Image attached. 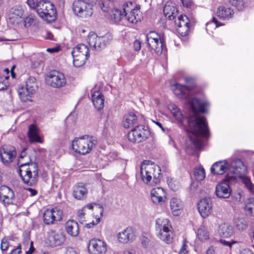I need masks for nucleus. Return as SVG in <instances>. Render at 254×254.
I'll list each match as a JSON object with an SVG mask.
<instances>
[{
    "instance_id": "09e8293b",
    "label": "nucleus",
    "mask_w": 254,
    "mask_h": 254,
    "mask_svg": "<svg viewBox=\"0 0 254 254\" xmlns=\"http://www.w3.org/2000/svg\"><path fill=\"white\" fill-rule=\"evenodd\" d=\"M122 17L125 21V25L129 24H136L138 21H140V17Z\"/></svg>"
},
{
    "instance_id": "69168bd1",
    "label": "nucleus",
    "mask_w": 254,
    "mask_h": 254,
    "mask_svg": "<svg viewBox=\"0 0 254 254\" xmlns=\"http://www.w3.org/2000/svg\"><path fill=\"white\" fill-rule=\"evenodd\" d=\"M21 251V247L20 245H19L15 249H13L10 253V254H19Z\"/></svg>"
},
{
    "instance_id": "e433bc0d",
    "label": "nucleus",
    "mask_w": 254,
    "mask_h": 254,
    "mask_svg": "<svg viewBox=\"0 0 254 254\" xmlns=\"http://www.w3.org/2000/svg\"><path fill=\"white\" fill-rule=\"evenodd\" d=\"M170 221L168 219L160 218L156 220V230L158 232L170 229Z\"/></svg>"
},
{
    "instance_id": "9d476101",
    "label": "nucleus",
    "mask_w": 254,
    "mask_h": 254,
    "mask_svg": "<svg viewBox=\"0 0 254 254\" xmlns=\"http://www.w3.org/2000/svg\"><path fill=\"white\" fill-rule=\"evenodd\" d=\"M148 131L143 126H137L128 133V140L132 142H140L147 138Z\"/></svg>"
},
{
    "instance_id": "bb28decb",
    "label": "nucleus",
    "mask_w": 254,
    "mask_h": 254,
    "mask_svg": "<svg viewBox=\"0 0 254 254\" xmlns=\"http://www.w3.org/2000/svg\"><path fill=\"white\" fill-rule=\"evenodd\" d=\"M92 101L95 108L100 110L104 107V98L99 91H94L92 94Z\"/></svg>"
},
{
    "instance_id": "6ab92c4d",
    "label": "nucleus",
    "mask_w": 254,
    "mask_h": 254,
    "mask_svg": "<svg viewBox=\"0 0 254 254\" xmlns=\"http://www.w3.org/2000/svg\"><path fill=\"white\" fill-rule=\"evenodd\" d=\"M106 244L101 240H92L90 241L88 250L92 254H99L106 251Z\"/></svg>"
},
{
    "instance_id": "5fc2aeb1",
    "label": "nucleus",
    "mask_w": 254,
    "mask_h": 254,
    "mask_svg": "<svg viewBox=\"0 0 254 254\" xmlns=\"http://www.w3.org/2000/svg\"><path fill=\"white\" fill-rule=\"evenodd\" d=\"M27 2L30 7L37 9L39 4L38 0H27Z\"/></svg>"
},
{
    "instance_id": "5701e85b",
    "label": "nucleus",
    "mask_w": 254,
    "mask_h": 254,
    "mask_svg": "<svg viewBox=\"0 0 254 254\" xmlns=\"http://www.w3.org/2000/svg\"><path fill=\"white\" fill-rule=\"evenodd\" d=\"M135 235L133 230L131 227H127L118 234L120 242L127 243L134 239Z\"/></svg>"
},
{
    "instance_id": "7ed1b4c3",
    "label": "nucleus",
    "mask_w": 254,
    "mask_h": 254,
    "mask_svg": "<svg viewBox=\"0 0 254 254\" xmlns=\"http://www.w3.org/2000/svg\"><path fill=\"white\" fill-rule=\"evenodd\" d=\"M229 172L233 174L232 177H235V183L238 179L243 183L248 190L252 191L254 184L248 176L245 175L247 171V167L243 162L239 159H236L232 162L230 168Z\"/></svg>"
},
{
    "instance_id": "37998d69",
    "label": "nucleus",
    "mask_w": 254,
    "mask_h": 254,
    "mask_svg": "<svg viewBox=\"0 0 254 254\" xmlns=\"http://www.w3.org/2000/svg\"><path fill=\"white\" fill-rule=\"evenodd\" d=\"M26 86L30 88L31 92H35L38 88L36 78L32 76L29 77L26 81Z\"/></svg>"
},
{
    "instance_id": "c756f323",
    "label": "nucleus",
    "mask_w": 254,
    "mask_h": 254,
    "mask_svg": "<svg viewBox=\"0 0 254 254\" xmlns=\"http://www.w3.org/2000/svg\"><path fill=\"white\" fill-rule=\"evenodd\" d=\"M66 232L72 237H76L79 234V227L77 222L73 220L67 221L65 224Z\"/></svg>"
},
{
    "instance_id": "603ef678",
    "label": "nucleus",
    "mask_w": 254,
    "mask_h": 254,
    "mask_svg": "<svg viewBox=\"0 0 254 254\" xmlns=\"http://www.w3.org/2000/svg\"><path fill=\"white\" fill-rule=\"evenodd\" d=\"M183 6L189 9H192L194 7L191 0H181Z\"/></svg>"
},
{
    "instance_id": "a211bd4d",
    "label": "nucleus",
    "mask_w": 254,
    "mask_h": 254,
    "mask_svg": "<svg viewBox=\"0 0 254 254\" xmlns=\"http://www.w3.org/2000/svg\"><path fill=\"white\" fill-rule=\"evenodd\" d=\"M231 163H229L226 160L218 161L212 165L211 172L215 175H223L228 170V172L227 175L229 174L230 175H233V174L230 173L229 170Z\"/></svg>"
},
{
    "instance_id": "680f3d73",
    "label": "nucleus",
    "mask_w": 254,
    "mask_h": 254,
    "mask_svg": "<svg viewBox=\"0 0 254 254\" xmlns=\"http://www.w3.org/2000/svg\"><path fill=\"white\" fill-rule=\"evenodd\" d=\"M220 242L224 246H228L231 248L233 244L237 243L236 241H227L225 240H221Z\"/></svg>"
},
{
    "instance_id": "0e129e2a",
    "label": "nucleus",
    "mask_w": 254,
    "mask_h": 254,
    "mask_svg": "<svg viewBox=\"0 0 254 254\" xmlns=\"http://www.w3.org/2000/svg\"><path fill=\"white\" fill-rule=\"evenodd\" d=\"M134 49L136 51H139L141 48V43L138 40H135L133 43Z\"/></svg>"
},
{
    "instance_id": "c9c22d12",
    "label": "nucleus",
    "mask_w": 254,
    "mask_h": 254,
    "mask_svg": "<svg viewBox=\"0 0 254 254\" xmlns=\"http://www.w3.org/2000/svg\"><path fill=\"white\" fill-rule=\"evenodd\" d=\"M218 19L215 17H213L212 21L208 22L206 24V29L208 30L209 28L214 27V28H216L217 27L224 25V23L221 22V21H225L229 20V17H218Z\"/></svg>"
},
{
    "instance_id": "393cba45",
    "label": "nucleus",
    "mask_w": 254,
    "mask_h": 254,
    "mask_svg": "<svg viewBox=\"0 0 254 254\" xmlns=\"http://www.w3.org/2000/svg\"><path fill=\"white\" fill-rule=\"evenodd\" d=\"M87 193V189L82 183H78L73 187V195L76 199H83L86 197Z\"/></svg>"
},
{
    "instance_id": "a18cd8bd",
    "label": "nucleus",
    "mask_w": 254,
    "mask_h": 254,
    "mask_svg": "<svg viewBox=\"0 0 254 254\" xmlns=\"http://www.w3.org/2000/svg\"><path fill=\"white\" fill-rule=\"evenodd\" d=\"M167 183L170 188L174 191L178 190L180 187L179 182L174 178H168Z\"/></svg>"
},
{
    "instance_id": "72a5a7b5",
    "label": "nucleus",
    "mask_w": 254,
    "mask_h": 254,
    "mask_svg": "<svg viewBox=\"0 0 254 254\" xmlns=\"http://www.w3.org/2000/svg\"><path fill=\"white\" fill-rule=\"evenodd\" d=\"M168 109L178 123H183L184 116L180 109H179L176 105L173 104L169 105L168 106Z\"/></svg>"
},
{
    "instance_id": "20e7f679",
    "label": "nucleus",
    "mask_w": 254,
    "mask_h": 254,
    "mask_svg": "<svg viewBox=\"0 0 254 254\" xmlns=\"http://www.w3.org/2000/svg\"><path fill=\"white\" fill-rule=\"evenodd\" d=\"M24 149L21 152L18 164H19V175L23 182L26 184L32 183L38 176V167L35 162L22 163L20 159L26 156L25 150Z\"/></svg>"
},
{
    "instance_id": "dca6fc26",
    "label": "nucleus",
    "mask_w": 254,
    "mask_h": 254,
    "mask_svg": "<svg viewBox=\"0 0 254 254\" xmlns=\"http://www.w3.org/2000/svg\"><path fill=\"white\" fill-rule=\"evenodd\" d=\"M120 13V16H139L142 12L139 4L128 1L123 5V13Z\"/></svg>"
},
{
    "instance_id": "ddd939ff",
    "label": "nucleus",
    "mask_w": 254,
    "mask_h": 254,
    "mask_svg": "<svg viewBox=\"0 0 254 254\" xmlns=\"http://www.w3.org/2000/svg\"><path fill=\"white\" fill-rule=\"evenodd\" d=\"M72 9L75 15L81 14L84 16H91L93 14L90 4H87L82 0H75L73 2Z\"/></svg>"
},
{
    "instance_id": "864d4df0",
    "label": "nucleus",
    "mask_w": 254,
    "mask_h": 254,
    "mask_svg": "<svg viewBox=\"0 0 254 254\" xmlns=\"http://www.w3.org/2000/svg\"><path fill=\"white\" fill-rule=\"evenodd\" d=\"M9 246L8 241L7 239L4 238L1 240L0 249L2 251H6Z\"/></svg>"
},
{
    "instance_id": "79ce46f5",
    "label": "nucleus",
    "mask_w": 254,
    "mask_h": 254,
    "mask_svg": "<svg viewBox=\"0 0 254 254\" xmlns=\"http://www.w3.org/2000/svg\"><path fill=\"white\" fill-rule=\"evenodd\" d=\"M193 175L197 181H202L205 177V172L204 168L201 166L196 167L193 171Z\"/></svg>"
},
{
    "instance_id": "052dcab7",
    "label": "nucleus",
    "mask_w": 254,
    "mask_h": 254,
    "mask_svg": "<svg viewBox=\"0 0 254 254\" xmlns=\"http://www.w3.org/2000/svg\"><path fill=\"white\" fill-rule=\"evenodd\" d=\"M187 245L185 241L183 242V245L180 250L179 254H188V251L187 250Z\"/></svg>"
},
{
    "instance_id": "de8ad7c7",
    "label": "nucleus",
    "mask_w": 254,
    "mask_h": 254,
    "mask_svg": "<svg viewBox=\"0 0 254 254\" xmlns=\"http://www.w3.org/2000/svg\"><path fill=\"white\" fill-rule=\"evenodd\" d=\"M230 4L234 6L238 10H242L245 7L243 0H230Z\"/></svg>"
},
{
    "instance_id": "8fccbe9b",
    "label": "nucleus",
    "mask_w": 254,
    "mask_h": 254,
    "mask_svg": "<svg viewBox=\"0 0 254 254\" xmlns=\"http://www.w3.org/2000/svg\"><path fill=\"white\" fill-rule=\"evenodd\" d=\"M8 76H2L0 77V91L5 90L7 86Z\"/></svg>"
},
{
    "instance_id": "774afa93",
    "label": "nucleus",
    "mask_w": 254,
    "mask_h": 254,
    "mask_svg": "<svg viewBox=\"0 0 254 254\" xmlns=\"http://www.w3.org/2000/svg\"><path fill=\"white\" fill-rule=\"evenodd\" d=\"M60 50V48H58V47H55V48H48L46 50L47 52H48L49 53H51L58 52Z\"/></svg>"
},
{
    "instance_id": "412c9836",
    "label": "nucleus",
    "mask_w": 254,
    "mask_h": 254,
    "mask_svg": "<svg viewBox=\"0 0 254 254\" xmlns=\"http://www.w3.org/2000/svg\"><path fill=\"white\" fill-rule=\"evenodd\" d=\"M14 197V192L9 187L5 186L0 187V200L3 204L11 203Z\"/></svg>"
},
{
    "instance_id": "13d9d810",
    "label": "nucleus",
    "mask_w": 254,
    "mask_h": 254,
    "mask_svg": "<svg viewBox=\"0 0 254 254\" xmlns=\"http://www.w3.org/2000/svg\"><path fill=\"white\" fill-rule=\"evenodd\" d=\"M42 20L47 23H51L54 22L56 19L57 17H41Z\"/></svg>"
},
{
    "instance_id": "9b49d317",
    "label": "nucleus",
    "mask_w": 254,
    "mask_h": 254,
    "mask_svg": "<svg viewBox=\"0 0 254 254\" xmlns=\"http://www.w3.org/2000/svg\"><path fill=\"white\" fill-rule=\"evenodd\" d=\"M36 11L39 16H56L57 10L54 5L49 0L39 1Z\"/></svg>"
},
{
    "instance_id": "4be33fe9",
    "label": "nucleus",
    "mask_w": 254,
    "mask_h": 254,
    "mask_svg": "<svg viewBox=\"0 0 254 254\" xmlns=\"http://www.w3.org/2000/svg\"><path fill=\"white\" fill-rule=\"evenodd\" d=\"M166 193L164 189L160 187L153 189L150 192V197L154 204H160L165 201Z\"/></svg>"
},
{
    "instance_id": "4d7b16f0",
    "label": "nucleus",
    "mask_w": 254,
    "mask_h": 254,
    "mask_svg": "<svg viewBox=\"0 0 254 254\" xmlns=\"http://www.w3.org/2000/svg\"><path fill=\"white\" fill-rule=\"evenodd\" d=\"M142 245L146 248H148L149 246L151 245V241L150 239L148 238L143 237L142 239Z\"/></svg>"
},
{
    "instance_id": "f3484780",
    "label": "nucleus",
    "mask_w": 254,
    "mask_h": 254,
    "mask_svg": "<svg viewBox=\"0 0 254 254\" xmlns=\"http://www.w3.org/2000/svg\"><path fill=\"white\" fill-rule=\"evenodd\" d=\"M16 155V150L13 146H4L0 149V156L4 164L11 163Z\"/></svg>"
},
{
    "instance_id": "f03ea898",
    "label": "nucleus",
    "mask_w": 254,
    "mask_h": 254,
    "mask_svg": "<svg viewBox=\"0 0 254 254\" xmlns=\"http://www.w3.org/2000/svg\"><path fill=\"white\" fill-rule=\"evenodd\" d=\"M140 173L141 180L147 185L153 186L160 182L161 169L151 161H144L141 163Z\"/></svg>"
},
{
    "instance_id": "f704fd0d",
    "label": "nucleus",
    "mask_w": 254,
    "mask_h": 254,
    "mask_svg": "<svg viewBox=\"0 0 254 254\" xmlns=\"http://www.w3.org/2000/svg\"><path fill=\"white\" fill-rule=\"evenodd\" d=\"M18 94L22 102H25L28 101L35 92H31L29 88L27 86L25 87H22L19 88L18 91Z\"/></svg>"
},
{
    "instance_id": "ea45409f",
    "label": "nucleus",
    "mask_w": 254,
    "mask_h": 254,
    "mask_svg": "<svg viewBox=\"0 0 254 254\" xmlns=\"http://www.w3.org/2000/svg\"><path fill=\"white\" fill-rule=\"evenodd\" d=\"M216 14L217 16H232L234 12L228 5H221L218 7Z\"/></svg>"
},
{
    "instance_id": "7c9ffc66",
    "label": "nucleus",
    "mask_w": 254,
    "mask_h": 254,
    "mask_svg": "<svg viewBox=\"0 0 254 254\" xmlns=\"http://www.w3.org/2000/svg\"><path fill=\"white\" fill-rule=\"evenodd\" d=\"M28 134L30 142H43V140L40 137L39 130L35 126L32 125L29 126Z\"/></svg>"
},
{
    "instance_id": "a19ab883",
    "label": "nucleus",
    "mask_w": 254,
    "mask_h": 254,
    "mask_svg": "<svg viewBox=\"0 0 254 254\" xmlns=\"http://www.w3.org/2000/svg\"><path fill=\"white\" fill-rule=\"evenodd\" d=\"M177 12L178 10L174 3L168 2L165 4L163 9L165 16H174Z\"/></svg>"
},
{
    "instance_id": "423d86ee",
    "label": "nucleus",
    "mask_w": 254,
    "mask_h": 254,
    "mask_svg": "<svg viewBox=\"0 0 254 254\" xmlns=\"http://www.w3.org/2000/svg\"><path fill=\"white\" fill-rule=\"evenodd\" d=\"M73 64L78 67L84 64L89 57V51L87 46L80 44L74 47L71 51Z\"/></svg>"
},
{
    "instance_id": "c03bdc74",
    "label": "nucleus",
    "mask_w": 254,
    "mask_h": 254,
    "mask_svg": "<svg viewBox=\"0 0 254 254\" xmlns=\"http://www.w3.org/2000/svg\"><path fill=\"white\" fill-rule=\"evenodd\" d=\"M245 211L251 215H254V198H250L245 207Z\"/></svg>"
},
{
    "instance_id": "6e6552de",
    "label": "nucleus",
    "mask_w": 254,
    "mask_h": 254,
    "mask_svg": "<svg viewBox=\"0 0 254 254\" xmlns=\"http://www.w3.org/2000/svg\"><path fill=\"white\" fill-rule=\"evenodd\" d=\"M235 180V177H232L229 174L227 175L225 179L216 186V195L219 198H229L231 193L230 185L234 184Z\"/></svg>"
},
{
    "instance_id": "3c124183",
    "label": "nucleus",
    "mask_w": 254,
    "mask_h": 254,
    "mask_svg": "<svg viewBox=\"0 0 254 254\" xmlns=\"http://www.w3.org/2000/svg\"><path fill=\"white\" fill-rule=\"evenodd\" d=\"M84 215L85 212L84 208H83L81 209H79L77 212V215L78 216V219L79 221L82 224L84 221H85V218L84 217Z\"/></svg>"
},
{
    "instance_id": "338daca9",
    "label": "nucleus",
    "mask_w": 254,
    "mask_h": 254,
    "mask_svg": "<svg viewBox=\"0 0 254 254\" xmlns=\"http://www.w3.org/2000/svg\"><path fill=\"white\" fill-rule=\"evenodd\" d=\"M240 254H254V253L249 249H245L241 251Z\"/></svg>"
},
{
    "instance_id": "58836bf2",
    "label": "nucleus",
    "mask_w": 254,
    "mask_h": 254,
    "mask_svg": "<svg viewBox=\"0 0 254 254\" xmlns=\"http://www.w3.org/2000/svg\"><path fill=\"white\" fill-rule=\"evenodd\" d=\"M234 225L236 229L240 232L246 230L248 226L247 219L243 217L236 218Z\"/></svg>"
},
{
    "instance_id": "473e14b6",
    "label": "nucleus",
    "mask_w": 254,
    "mask_h": 254,
    "mask_svg": "<svg viewBox=\"0 0 254 254\" xmlns=\"http://www.w3.org/2000/svg\"><path fill=\"white\" fill-rule=\"evenodd\" d=\"M157 237L164 243L170 244L173 242V233L170 229L157 232Z\"/></svg>"
},
{
    "instance_id": "c85d7f7f",
    "label": "nucleus",
    "mask_w": 254,
    "mask_h": 254,
    "mask_svg": "<svg viewBox=\"0 0 254 254\" xmlns=\"http://www.w3.org/2000/svg\"><path fill=\"white\" fill-rule=\"evenodd\" d=\"M218 233L219 236L222 237L229 238L233 235L234 230L231 225L224 223L219 225Z\"/></svg>"
},
{
    "instance_id": "4c0bfd02",
    "label": "nucleus",
    "mask_w": 254,
    "mask_h": 254,
    "mask_svg": "<svg viewBox=\"0 0 254 254\" xmlns=\"http://www.w3.org/2000/svg\"><path fill=\"white\" fill-rule=\"evenodd\" d=\"M197 239L201 242H205L209 239V233L204 226H200L196 232Z\"/></svg>"
},
{
    "instance_id": "a878e982",
    "label": "nucleus",
    "mask_w": 254,
    "mask_h": 254,
    "mask_svg": "<svg viewBox=\"0 0 254 254\" xmlns=\"http://www.w3.org/2000/svg\"><path fill=\"white\" fill-rule=\"evenodd\" d=\"M211 205L207 199H202L198 203V210L201 216L205 218L210 213Z\"/></svg>"
},
{
    "instance_id": "4468645a",
    "label": "nucleus",
    "mask_w": 254,
    "mask_h": 254,
    "mask_svg": "<svg viewBox=\"0 0 254 254\" xmlns=\"http://www.w3.org/2000/svg\"><path fill=\"white\" fill-rule=\"evenodd\" d=\"M51 86L54 88H61L65 86L66 80L64 74L58 71H52L49 76Z\"/></svg>"
},
{
    "instance_id": "1a4fd4ad",
    "label": "nucleus",
    "mask_w": 254,
    "mask_h": 254,
    "mask_svg": "<svg viewBox=\"0 0 254 254\" xmlns=\"http://www.w3.org/2000/svg\"><path fill=\"white\" fill-rule=\"evenodd\" d=\"M149 47L157 55H160L163 49V44L160 36L156 32L150 31L146 36Z\"/></svg>"
},
{
    "instance_id": "b1692460",
    "label": "nucleus",
    "mask_w": 254,
    "mask_h": 254,
    "mask_svg": "<svg viewBox=\"0 0 254 254\" xmlns=\"http://www.w3.org/2000/svg\"><path fill=\"white\" fill-rule=\"evenodd\" d=\"M171 88L174 93L180 98H187L190 90L189 86H184L179 83L172 85Z\"/></svg>"
},
{
    "instance_id": "e2e57ef3",
    "label": "nucleus",
    "mask_w": 254,
    "mask_h": 254,
    "mask_svg": "<svg viewBox=\"0 0 254 254\" xmlns=\"http://www.w3.org/2000/svg\"><path fill=\"white\" fill-rule=\"evenodd\" d=\"M185 82L188 85L186 86H189L190 89L192 88L193 86V80L191 77H187L185 78Z\"/></svg>"
},
{
    "instance_id": "0eeeda50",
    "label": "nucleus",
    "mask_w": 254,
    "mask_h": 254,
    "mask_svg": "<svg viewBox=\"0 0 254 254\" xmlns=\"http://www.w3.org/2000/svg\"><path fill=\"white\" fill-rule=\"evenodd\" d=\"M87 40L91 47L99 51L111 42L112 36L110 33H107L103 36H98L95 32H91L88 34Z\"/></svg>"
},
{
    "instance_id": "2eb2a0df",
    "label": "nucleus",
    "mask_w": 254,
    "mask_h": 254,
    "mask_svg": "<svg viewBox=\"0 0 254 254\" xmlns=\"http://www.w3.org/2000/svg\"><path fill=\"white\" fill-rule=\"evenodd\" d=\"M178 32L182 36H186L190 29V20L189 17H174Z\"/></svg>"
},
{
    "instance_id": "2f4dec72",
    "label": "nucleus",
    "mask_w": 254,
    "mask_h": 254,
    "mask_svg": "<svg viewBox=\"0 0 254 254\" xmlns=\"http://www.w3.org/2000/svg\"><path fill=\"white\" fill-rule=\"evenodd\" d=\"M137 124V118L136 115L133 113L125 115L123 120V125L125 128H129Z\"/></svg>"
},
{
    "instance_id": "cd10ccee",
    "label": "nucleus",
    "mask_w": 254,
    "mask_h": 254,
    "mask_svg": "<svg viewBox=\"0 0 254 254\" xmlns=\"http://www.w3.org/2000/svg\"><path fill=\"white\" fill-rule=\"evenodd\" d=\"M170 206L173 215L178 216L181 213L183 204L179 198L177 197L172 198L170 200Z\"/></svg>"
},
{
    "instance_id": "6e6d98bb",
    "label": "nucleus",
    "mask_w": 254,
    "mask_h": 254,
    "mask_svg": "<svg viewBox=\"0 0 254 254\" xmlns=\"http://www.w3.org/2000/svg\"><path fill=\"white\" fill-rule=\"evenodd\" d=\"M110 20L113 23H119L120 22H122V24L125 25V21L123 19L122 17H111Z\"/></svg>"
},
{
    "instance_id": "f8f14e48",
    "label": "nucleus",
    "mask_w": 254,
    "mask_h": 254,
    "mask_svg": "<svg viewBox=\"0 0 254 254\" xmlns=\"http://www.w3.org/2000/svg\"><path fill=\"white\" fill-rule=\"evenodd\" d=\"M63 212L57 208L46 210L43 215L44 222L47 225L55 223L62 219Z\"/></svg>"
},
{
    "instance_id": "bf43d9fd",
    "label": "nucleus",
    "mask_w": 254,
    "mask_h": 254,
    "mask_svg": "<svg viewBox=\"0 0 254 254\" xmlns=\"http://www.w3.org/2000/svg\"><path fill=\"white\" fill-rule=\"evenodd\" d=\"M100 221V219L99 218H97L96 219L95 221H92V222L85 224V226L88 228H90L98 224Z\"/></svg>"
},
{
    "instance_id": "f257e3e1",
    "label": "nucleus",
    "mask_w": 254,
    "mask_h": 254,
    "mask_svg": "<svg viewBox=\"0 0 254 254\" xmlns=\"http://www.w3.org/2000/svg\"><path fill=\"white\" fill-rule=\"evenodd\" d=\"M190 104L191 109L195 114L190 116L188 120V127L186 131L188 138L186 141V147L187 149L193 151L199 149L201 146L200 135L207 137L209 135L206 119L199 117L197 114L206 113L209 103L205 100L193 98L190 100Z\"/></svg>"
},
{
    "instance_id": "49530a36",
    "label": "nucleus",
    "mask_w": 254,
    "mask_h": 254,
    "mask_svg": "<svg viewBox=\"0 0 254 254\" xmlns=\"http://www.w3.org/2000/svg\"><path fill=\"white\" fill-rule=\"evenodd\" d=\"M24 11L20 6H14L9 11V14L11 16H22Z\"/></svg>"
},
{
    "instance_id": "aec40b11",
    "label": "nucleus",
    "mask_w": 254,
    "mask_h": 254,
    "mask_svg": "<svg viewBox=\"0 0 254 254\" xmlns=\"http://www.w3.org/2000/svg\"><path fill=\"white\" fill-rule=\"evenodd\" d=\"M49 240L53 246L62 245L65 240V236L61 230L58 231L52 230L49 235Z\"/></svg>"
},
{
    "instance_id": "39448f33",
    "label": "nucleus",
    "mask_w": 254,
    "mask_h": 254,
    "mask_svg": "<svg viewBox=\"0 0 254 254\" xmlns=\"http://www.w3.org/2000/svg\"><path fill=\"white\" fill-rule=\"evenodd\" d=\"M96 143L97 140L94 137L86 135L75 138L72 146L75 152L84 155L89 153Z\"/></svg>"
}]
</instances>
